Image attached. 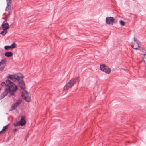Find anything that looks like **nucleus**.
Segmentation results:
<instances>
[{
    "label": "nucleus",
    "instance_id": "6e6552de",
    "mask_svg": "<svg viewBox=\"0 0 146 146\" xmlns=\"http://www.w3.org/2000/svg\"><path fill=\"white\" fill-rule=\"evenodd\" d=\"M6 61L3 60L0 62V71H2L6 66Z\"/></svg>",
    "mask_w": 146,
    "mask_h": 146
},
{
    "label": "nucleus",
    "instance_id": "f3484780",
    "mask_svg": "<svg viewBox=\"0 0 146 146\" xmlns=\"http://www.w3.org/2000/svg\"><path fill=\"white\" fill-rule=\"evenodd\" d=\"M3 30L0 33V34L2 35L3 36H4L7 32L8 31L7 30L5 29Z\"/></svg>",
    "mask_w": 146,
    "mask_h": 146
},
{
    "label": "nucleus",
    "instance_id": "dca6fc26",
    "mask_svg": "<svg viewBox=\"0 0 146 146\" xmlns=\"http://www.w3.org/2000/svg\"><path fill=\"white\" fill-rule=\"evenodd\" d=\"M9 126V125H7L6 126H4L2 130L0 131V134L1 133H4L8 128Z\"/></svg>",
    "mask_w": 146,
    "mask_h": 146
},
{
    "label": "nucleus",
    "instance_id": "39448f33",
    "mask_svg": "<svg viewBox=\"0 0 146 146\" xmlns=\"http://www.w3.org/2000/svg\"><path fill=\"white\" fill-rule=\"evenodd\" d=\"M100 70L104 72L109 74L111 72L110 69L108 67L104 65H102L100 66Z\"/></svg>",
    "mask_w": 146,
    "mask_h": 146
},
{
    "label": "nucleus",
    "instance_id": "4468645a",
    "mask_svg": "<svg viewBox=\"0 0 146 146\" xmlns=\"http://www.w3.org/2000/svg\"><path fill=\"white\" fill-rule=\"evenodd\" d=\"M13 53L7 51L5 54V56L8 57H10L13 56Z\"/></svg>",
    "mask_w": 146,
    "mask_h": 146
},
{
    "label": "nucleus",
    "instance_id": "a211bd4d",
    "mask_svg": "<svg viewBox=\"0 0 146 146\" xmlns=\"http://www.w3.org/2000/svg\"><path fill=\"white\" fill-rule=\"evenodd\" d=\"M10 46L11 48V49H13L16 47V44L15 43H13Z\"/></svg>",
    "mask_w": 146,
    "mask_h": 146
},
{
    "label": "nucleus",
    "instance_id": "1a4fd4ad",
    "mask_svg": "<svg viewBox=\"0 0 146 146\" xmlns=\"http://www.w3.org/2000/svg\"><path fill=\"white\" fill-rule=\"evenodd\" d=\"M22 100L21 99H19L18 100L17 102L13 104L12 106V108L13 109H15L22 102Z\"/></svg>",
    "mask_w": 146,
    "mask_h": 146
},
{
    "label": "nucleus",
    "instance_id": "423d86ee",
    "mask_svg": "<svg viewBox=\"0 0 146 146\" xmlns=\"http://www.w3.org/2000/svg\"><path fill=\"white\" fill-rule=\"evenodd\" d=\"M115 21V19L112 17H108L106 19V23L107 24L110 25L113 23Z\"/></svg>",
    "mask_w": 146,
    "mask_h": 146
},
{
    "label": "nucleus",
    "instance_id": "0eeeda50",
    "mask_svg": "<svg viewBox=\"0 0 146 146\" xmlns=\"http://www.w3.org/2000/svg\"><path fill=\"white\" fill-rule=\"evenodd\" d=\"M133 44L131 45V47L133 48L137 49L140 48V46L139 45L138 42L134 38V42Z\"/></svg>",
    "mask_w": 146,
    "mask_h": 146
},
{
    "label": "nucleus",
    "instance_id": "aec40b11",
    "mask_svg": "<svg viewBox=\"0 0 146 146\" xmlns=\"http://www.w3.org/2000/svg\"><path fill=\"white\" fill-rule=\"evenodd\" d=\"M7 5H11V0H6Z\"/></svg>",
    "mask_w": 146,
    "mask_h": 146
},
{
    "label": "nucleus",
    "instance_id": "9d476101",
    "mask_svg": "<svg viewBox=\"0 0 146 146\" xmlns=\"http://www.w3.org/2000/svg\"><path fill=\"white\" fill-rule=\"evenodd\" d=\"M24 117L22 116L21 117V119L19 121L21 126H23L25 125L26 123L25 120L24 119Z\"/></svg>",
    "mask_w": 146,
    "mask_h": 146
},
{
    "label": "nucleus",
    "instance_id": "f03ea898",
    "mask_svg": "<svg viewBox=\"0 0 146 146\" xmlns=\"http://www.w3.org/2000/svg\"><path fill=\"white\" fill-rule=\"evenodd\" d=\"M78 79L79 77H76L72 78L66 83V85L64 87L63 90H67L69 88L72 87L76 82L78 81Z\"/></svg>",
    "mask_w": 146,
    "mask_h": 146
},
{
    "label": "nucleus",
    "instance_id": "7ed1b4c3",
    "mask_svg": "<svg viewBox=\"0 0 146 146\" xmlns=\"http://www.w3.org/2000/svg\"><path fill=\"white\" fill-rule=\"evenodd\" d=\"M21 96L22 98L27 102H30L31 101L30 96L29 95L28 92L25 90H23Z\"/></svg>",
    "mask_w": 146,
    "mask_h": 146
},
{
    "label": "nucleus",
    "instance_id": "5701e85b",
    "mask_svg": "<svg viewBox=\"0 0 146 146\" xmlns=\"http://www.w3.org/2000/svg\"><path fill=\"white\" fill-rule=\"evenodd\" d=\"M144 56V57L146 59V54H145Z\"/></svg>",
    "mask_w": 146,
    "mask_h": 146
},
{
    "label": "nucleus",
    "instance_id": "20e7f679",
    "mask_svg": "<svg viewBox=\"0 0 146 146\" xmlns=\"http://www.w3.org/2000/svg\"><path fill=\"white\" fill-rule=\"evenodd\" d=\"M7 78L8 79H11L13 81L15 82L16 81H19L20 80L21 77L17 75H9Z\"/></svg>",
    "mask_w": 146,
    "mask_h": 146
},
{
    "label": "nucleus",
    "instance_id": "ddd939ff",
    "mask_svg": "<svg viewBox=\"0 0 146 146\" xmlns=\"http://www.w3.org/2000/svg\"><path fill=\"white\" fill-rule=\"evenodd\" d=\"M19 85L21 88L24 90L25 89V85L23 80H21L19 82Z\"/></svg>",
    "mask_w": 146,
    "mask_h": 146
},
{
    "label": "nucleus",
    "instance_id": "b1692460",
    "mask_svg": "<svg viewBox=\"0 0 146 146\" xmlns=\"http://www.w3.org/2000/svg\"><path fill=\"white\" fill-rule=\"evenodd\" d=\"M17 131V129H14V131H15V132H16V131Z\"/></svg>",
    "mask_w": 146,
    "mask_h": 146
},
{
    "label": "nucleus",
    "instance_id": "9b49d317",
    "mask_svg": "<svg viewBox=\"0 0 146 146\" xmlns=\"http://www.w3.org/2000/svg\"><path fill=\"white\" fill-rule=\"evenodd\" d=\"M2 28L3 29L7 30L9 28V25L8 23H3L1 25Z\"/></svg>",
    "mask_w": 146,
    "mask_h": 146
},
{
    "label": "nucleus",
    "instance_id": "4be33fe9",
    "mask_svg": "<svg viewBox=\"0 0 146 146\" xmlns=\"http://www.w3.org/2000/svg\"><path fill=\"white\" fill-rule=\"evenodd\" d=\"M14 125L15 126H19L20 125L19 122H17L16 123H15L14 124Z\"/></svg>",
    "mask_w": 146,
    "mask_h": 146
},
{
    "label": "nucleus",
    "instance_id": "f8f14e48",
    "mask_svg": "<svg viewBox=\"0 0 146 146\" xmlns=\"http://www.w3.org/2000/svg\"><path fill=\"white\" fill-rule=\"evenodd\" d=\"M4 14H5L6 16L5 17L3 18V19H5V20L3 22V23H7L6 22H7V21H8V18H9V17L10 15V12L9 11L8 12V13H7L5 12L4 13Z\"/></svg>",
    "mask_w": 146,
    "mask_h": 146
},
{
    "label": "nucleus",
    "instance_id": "6ab92c4d",
    "mask_svg": "<svg viewBox=\"0 0 146 146\" xmlns=\"http://www.w3.org/2000/svg\"><path fill=\"white\" fill-rule=\"evenodd\" d=\"M4 49L6 50H8L9 49H11V46H6L4 47Z\"/></svg>",
    "mask_w": 146,
    "mask_h": 146
},
{
    "label": "nucleus",
    "instance_id": "412c9836",
    "mask_svg": "<svg viewBox=\"0 0 146 146\" xmlns=\"http://www.w3.org/2000/svg\"><path fill=\"white\" fill-rule=\"evenodd\" d=\"M120 24L122 25L123 26H124L125 25V23L122 20H120L119 22Z\"/></svg>",
    "mask_w": 146,
    "mask_h": 146
},
{
    "label": "nucleus",
    "instance_id": "2eb2a0df",
    "mask_svg": "<svg viewBox=\"0 0 146 146\" xmlns=\"http://www.w3.org/2000/svg\"><path fill=\"white\" fill-rule=\"evenodd\" d=\"M11 5H7V6H6L5 9V11H7V13H8L9 11L10 12V10L11 8Z\"/></svg>",
    "mask_w": 146,
    "mask_h": 146
},
{
    "label": "nucleus",
    "instance_id": "f257e3e1",
    "mask_svg": "<svg viewBox=\"0 0 146 146\" xmlns=\"http://www.w3.org/2000/svg\"><path fill=\"white\" fill-rule=\"evenodd\" d=\"M6 82V84L4 82L1 83V85L2 86L5 87L7 85L8 86V88L5 89L3 92L0 95V100L7 95L9 97L11 96H15V93L17 89V86L11 81L7 80Z\"/></svg>",
    "mask_w": 146,
    "mask_h": 146
}]
</instances>
